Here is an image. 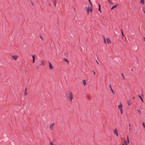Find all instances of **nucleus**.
Wrapping results in <instances>:
<instances>
[{"mask_svg": "<svg viewBox=\"0 0 145 145\" xmlns=\"http://www.w3.org/2000/svg\"><path fill=\"white\" fill-rule=\"evenodd\" d=\"M67 97L69 98L71 101L73 99V94L70 91H68L66 94Z\"/></svg>", "mask_w": 145, "mask_h": 145, "instance_id": "f257e3e1", "label": "nucleus"}, {"mask_svg": "<svg viewBox=\"0 0 145 145\" xmlns=\"http://www.w3.org/2000/svg\"><path fill=\"white\" fill-rule=\"evenodd\" d=\"M92 5L90 7H85V9L87 10V14H88V15L89 13V12H92Z\"/></svg>", "mask_w": 145, "mask_h": 145, "instance_id": "f03ea898", "label": "nucleus"}, {"mask_svg": "<svg viewBox=\"0 0 145 145\" xmlns=\"http://www.w3.org/2000/svg\"><path fill=\"white\" fill-rule=\"evenodd\" d=\"M11 57L12 58V59H14L15 60H16L18 58V56L17 55H12Z\"/></svg>", "mask_w": 145, "mask_h": 145, "instance_id": "7ed1b4c3", "label": "nucleus"}, {"mask_svg": "<svg viewBox=\"0 0 145 145\" xmlns=\"http://www.w3.org/2000/svg\"><path fill=\"white\" fill-rule=\"evenodd\" d=\"M55 123H53L51 124L50 126V129L51 130H53Z\"/></svg>", "mask_w": 145, "mask_h": 145, "instance_id": "20e7f679", "label": "nucleus"}, {"mask_svg": "<svg viewBox=\"0 0 145 145\" xmlns=\"http://www.w3.org/2000/svg\"><path fill=\"white\" fill-rule=\"evenodd\" d=\"M114 132L117 137H118L119 136L118 132L117 129L116 128L114 129Z\"/></svg>", "mask_w": 145, "mask_h": 145, "instance_id": "39448f33", "label": "nucleus"}, {"mask_svg": "<svg viewBox=\"0 0 145 145\" xmlns=\"http://www.w3.org/2000/svg\"><path fill=\"white\" fill-rule=\"evenodd\" d=\"M49 69L50 70H52L54 69V67H53L51 63L49 62Z\"/></svg>", "mask_w": 145, "mask_h": 145, "instance_id": "423d86ee", "label": "nucleus"}, {"mask_svg": "<svg viewBox=\"0 0 145 145\" xmlns=\"http://www.w3.org/2000/svg\"><path fill=\"white\" fill-rule=\"evenodd\" d=\"M123 106V105L121 103H120V105H118V108L120 110H121L122 109V107Z\"/></svg>", "mask_w": 145, "mask_h": 145, "instance_id": "0eeeda50", "label": "nucleus"}, {"mask_svg": "<svg viewBox=\"0 0 145 145\" xmlns=\"http://www.w3.org/2000/svg\"><path fill=\"white\" fill-rule=\"evenodd\" d=\"M45 62L44 61H42L41 62V63H40V65L42 66H44L45 65Z\"/></svg>", "mask_w": 145, "mask_h": 145, "instance_id": "6e6552de", "label": "nucleus"}, {"mask_svg": "<svg viewBox=\"0 0 145 145\" xmlns=\"http://www.w3.org/2000/svg\"><path fill=\"white\" fill-rule=\"evenodd\" d=\"M110 88L111 90V91L112 92V93L113 94H114L115 92H114V90L112 89V87H111V86L110 85Z\"/></svg>", "mask_w": 145, "mask_h": 145, "instance_id": "1a4fd4ad", "label": "nucleus"}, {"mask_svg": "<svg viewBox=\"0 0 145 145\" xmlns=\"http://www.w3.org/2000/svg\"><path fill=\"white\" fill-rule=\"evenodd\" d=\"M32 57H33V63H34L35 62V55H33L32 56Z\"/></svg>", "mask_w": 145, "mask_h": 145, "instance_id": "9d476101", "label": "nucleus"}, {"mask_svg": "<svg viewBox=\"0 0 145 145\" xmlns=\"http://www.w3.org/2000/svg\"><path fill=\"white\" fill-rule=\"evenodd\" d=\"M106 40L107 43L110 44L111 43L110 40L109 39H107Z\"/></svg>", "mask_w": 145, "mask_h": 145, "instance_id": "9b49d317", "label": "nucleus"}, {"mask_svg": "<svg viewBox=\"0 0 145 145\" xmlns=\"http://www.w3.org/2000/svg\"><path fill=\"white\" fill-rule=\"evenodd\" d=\"M82 82L84 84V86H85L86 84V82L85 80H83L82 81Z\"/></svg>", "mask_w": 145, "mask_h": 145, "instance_id": "f8f14e48", "label": "nucleus"}, {"mask_svg": "<svg viewBox=\"0 0 145 145\" xmlns=\"http://www.w3.org/2000/svg\"><path fill=\"white\" fill-rule=\"evenodd\" d=\"M118 5V4H117L116 5L114 6H113L112 8H111V10H113L114 8H116V7H117V5Z\"/></svg>", "mask_w": 145, "mask_h": 145, "instance_id": "ddd939ff", "label": "nucleus"}, {"mask_svg": "<svg viewBox=\"0 0 145 145\" xmlns=\"http://www.w3.org/2000/svg\"><path fill=\"white\" fill-rule=\"evenodd\" d=\"M54 5L55 6H56V0H53Z\"/></svg>", "mask_w": 145, "mask_h": 145, "instance_id": "4468645a", "label": "nucleus"}, {"mask_svg": "<svg viewBox=\"0 0 145 145\" xmlns=\"http://www.w3.org/2000/svg\"><path fill=\"white\" fill-rule=\"evenodd\" d=\"M63 61H64L67 62L68 63H69V61L66 58H65L64 59Z\"/></svg>", "mask_w": 145, "mask_h": 145, "instance_id": "2eb2a0df", "label": "nucleus"}, {"mask_svg": "<svg viewBox=\"0 0 145 145\" xmlns=\"http://www.w3.org/2000/svg\"><path fill=\"white\" fill-rule=\"evenodd\" d=\"M137 112L139 114H140L141 113V111L139 110H137Z\"/></svg>", "mask_w": 145, "mask_h": 145, "instance_id": "dca6fc26", "label": "nucleus"}, {"mask_svg": "<svg viewBox=\"0 0 145 145\" xmlns=\"http://www.w3.org/2000/svg\"><path fill=\"white\" fill-rule=\"evenodd\" d=\"M140 3H142V4H144V0H141V1H140Z\"/></svg>", "mask_w": 145, "mask_h": 145, "instance_id": "f3484780", "label": "nucleus"}, {"mask_svg": "<svg viewBox=\"0 0 145 145\" xmlns=\"http://www.w3.org/2000/svg\"><path fill=\"white\" fill-rule=\"evenodd\" d=\"M138 96L141 99V100L142 101V102H143V99H142V97H141V96L140 95H138Z\"/></svg>", "mask_w": 145, "mask_h": 145, "instance_id": "a211bd4d", "label": "nucleus"}, {"mask_svg": "<svg viewBox=\"0 0 145 145\" xmlns=\"http://www.w3.org/2000/svg\"><path fill=\"white\" fill-rule=\"evenodd\" d=\"M142 9L143 11L144 12V14H145V8L144 7H143L142 8Z\"/></svg>", "mask_w": 145, "mask_h": 145, "instance_id": "6ab92c4d", "label": "nucleus"}, {"mask_svg": "<svg viewBox=\"0 0 145 145\" xmlns=\"http://www.w3.org/2000/svg\"><path fill=\"white\" fill-rule=\"evenodd\" d=\"M124 143L125 145H127V142L126 140H125L124 141Z\"/></svg>", "mask_w": 145, "mask_h": 145, "instance_id": "aec40b11", "label": "nucleus"}, {"mask_svg": "<svg viewBox=\"0 0 145 145\" xmlns=\"http://www.w3.org/2000/svg\"><path fill=\"white\" fill-rule=\"evenodd\" d=\"M50 145H55L52 142H50Z\"/></svg>", "mask_w": 145, "mask_h": 145, "instance_id": "412c9836", "label": "nucleus"}, {"mask_svg": "<svg viewBox=\"0 0 145 145\" xmlns=\"http://www.w3.org/2000/svg\"><path fill=\"white\" fill-rule=\"evenodd\" d=\"M120 110V112H121V114H123V109H121V110Z\"/></svg>", "mask_w": 145, "mask_h": 145, "instance_id": "4be33fe9", "label": "nucleus"}, {"mask_svg": "<svg viewBox=\"0 0 145 145\" xmlns=\"http://www.w3.org/2000/svg\"><path fill=\"white\" fill-rule=\"evenodd\" d=\"M127 140L128 142V143H129V138H128V135L127 136Z\"/></svg>", "mask_w": 145, "mask_h": 145, "instance_id": "5701e85b", "label": "nucleus"}, {"mask_svg": "<svg viewBox=\"0 0 145 145\" xmlns=\"http://www.w3.org/2000/svg\"><path fill=\"white\" fill-rule=\"evenodd\" d=\"M40 39L42 40H43V37H42L41 36H40Z\"/></svg>", "mask_w": 145, "mask_h": 145, "instance_id": "b1692460", "label": "nucleus"}, {"mask_svg": "<svg viewBox=\"0 0 145 145\" xmlns=\"http://www.w3.org/2000/svg\"><path fill=\"white\" fill-rule=\"evenodd\" d=\"M107 1L109 3H111V2L109 0H108Z\"/></svg>", "mask_w": 145, "mask_h": 145, "instance_id": "393cba45", "label": "nucleus"}, {"mask_svg": "<svg viewBox=\"0 0 145 145\" xmlns=\"http://www.w3.org/2000/svg\"><path fill=\"white\" fill-rule=\"evenodd\" d=\"M89 2L90 3V4H91V5L92 6V4H91V2L90 0H89Z\"/></svg>", "mask_w": 145, "mask_h": 145, "instance_id": "a878e982", "label": "nucleus"}, {"mask_svg": "<svg viewBox=\"0 0 145 145\" xmlns=\"http://www.w3.org/2000/svg\"><path fill=\"white\" fill-rule=\"evenodd\" d=\"M121 33H122V35H123V36H124V35L123 34V32L122 30H121Z\"/></svg>", "mask_w": 145, "mask_h": 145, "instance_id": "bb28decb", "label": "nucleus"}, {"mask_svg": "<svg viewBox=\"0 0 145 145\" xmlns=\"http://www.w3.org/2000/svg\"><path fill=\"white\" fill-rule=\"evenodd\" d=\"M87 97L88 98V99H90V97L88 95V96H87Z\"/></svg>", "mask_w": 145, "mask_h": 145, "instance_id": "cd10ccee", "label": "nucleus"}, {"mask_svg": "<svg viewBox=\"0 0 145 145\" xmlns=\"http://www.w3.org/2000/svg\"><path fill=\"white\" fill-rule=\"evenodd\" d=\"M93 72L94 73V75H95L96 74V73L95 72L93 71Z\"/></svg>", "mask_w": 145, "mask_h": 145, "instance_id": "c85d7f7f", "label": "nucleus"}, {"mask_svg": "<svg viewBox=\"0 0 145 145\" xmlns=\"http://www.w3.org/2000/svg\"><path fill=\"white\" fill-rule=\"evenodd\" d=\"M128 103V105L129 106H130V103H129V101H127V102Z\"/></svg>", "mask_w": 145, "mask_h": 145, "instance_id": "c756f323", "label": "nucleus"}, {"mask_svg": "<svg viewBox=\"0 0 145 145\" xmlns=\"http://www.w3.org/2000/svg\"><path fill=\"white\" fill-rule=\"evenodd\" d=\"M143 125L144 128L145 127V125L144 123H142Z\"/></svg>", "mask_w": 145, "mask_h": 145, "instance_id": "7c9ffc66", "label": "nucleus"}, {"mask_svg": "<svg viewBox=\"0 0 145 145\" xmlns=\"http://www.w3.org/2000/svg\"><path fill=\"white\" fill-rule=\"evenodd\" d=\"M99 11L100 12H101V8H99Z\"/></svg>", "mask_w": 145, "mask_h": 145, "instance_id": "2f4dec72", "label": "nucleus"}, {"mask_svg": "<svg viewBox=\"0 0 145 145\" xmlns=\"http://www.w3.org/2000/svg\"><path fill=\"white\" fill-rule=\"evenodd\" d=\"M122 76H123V79H125V78H124V76H123V74H122Z\"/></svg>", "mask_w": 145, "mask_h": 145, "instance_id": "473e14b6", "label": "nucleus"}, {"mask_svg": "<svg viewBox=\"0 0 145 145\" xmlns=\"http://www.w3.org/2000/svg\"><path fill=\"white\" fill-rule=\"evenodd\" d=\"M99 8H101V5H100L99 4Z\"/></svg>", "mask_w": 145, "mask_h": 145, "instance_id": "72a5a7b5", "label": "nucleus"}, {"mask_svg": "<svg viewBox=\"0 0 145 145\" xmlns=\"http://www.w3.org/2000/svg\"><path fill=\"white\" fill-rule=\"evenodd\" d=\"M104 42L105 43H106V41H105V38H104Z\"/></svg>", "mask_w": 145, "mask_h": 145, "instance_id": "f704fd0d", "label": "nucleus"}, {"mask_svg": "<svg viewBox=\"0 0 145 145\" xmlns=\"http://www.w3.org/2000/svg\"><path fill=\"white\" fill-rule=\"evenodd\" d=\"M144 41L145 42V37L144 38Z\"/></svg>", "mask_w": 145, "mask_h": 145, "instance_id": "c9c22d12", "label": "nucleus"}, {"mask_svg": "<svg viewBox=\"0 0 145 145\" xmlns=\"http://www.w3.org/2000/svg\"><path fill=\"white\" fill-rule=\"evenodd\" d=\"M27 94V93L26 92H25V95H26Z\"/></svg>", "mask_w": 145, "mask_h": 145, "instance_id": "e433bc0d", "label": "nucleus"}, {"mask_svg": "<svg viewBox=\"0 0 145 145\" xmlns=\"http://www.w3.org/2000/svg\"><path fill=\"white\" fill-rule=\"evenodd\" d=\"M49 6H51V4L50 3H49Z\"/></svg>", "mask_w": 145, "mask_h": 145, "instance_id": "4c0bfd02", "label": "nucleus"}, {"mask_svg": "<svg viewBox=\"0 0 145 145\" xmlns=\"http://www.w3.org/2000/svg\"><path fill=\"white\" fill-rule=\"evenodd\" d=\"M96 62H97V64H99V63L98 62L97 60H96Z\"/></svg>", "mask_w": 145, "mask_h": 145, "instance_id": "58836bf2", "label": "nucleus"}, {"mask_svg": "<svg viewBox=\"0 0 145 145\" xmlns=\"http://www.w3.org/2000/svg\"><path fill=\"white\" fill-rule=\"evenodd\" d=\"M131 70L132 71H133V69H131Z\"/></svg>", "mask_w": 145, "mask_h": 145, "instance_id": "ea45409f", "label": "nucleus"}, {"mask_svg": "<svg viewBox=\"0 0 145 145\" xmlns=\"http://www.w3.org/2000/svg\"><path fill=\"white\" fill-rule=\"evenodd\" d=\"M129 127L131 126V125H130V124H129Z\"/></svg>", "mask_w": 145, "mask_h": 145, "instance_id": "a19ab883", "label": "nucleus"}, {"mask_svg": "<svg viewBox=\"0 0 145 145\" xmlns=\"http://www.w3.org/2000/svg\"><path fill=\"white\" fill-rule=\"evenodd\" d=\"M133 99H135V98L134 97H133Z\"/></svg>", "mask_w": 145, "mask_h": 145, "instance_id": "79ce46f5", "label": "nucleus"}, {"mask_svg": "<svg viewBox=\"0 0 145 145\" xmlns=\"http://www.w3.org/2000/svg\"><path fill=\"white\" fill-rule=\"evenodd\" d=\"M31 3H32V4L33 5V3H32V2H31Z\"/></svg>", "mask_w": 145, "mask_h": 145, "instance_id": "37998d69", "label": "nucleus"}, {"mask_svg": "<svg viewBox=\"0 0 145 145\" xmlns=\"http://www.w3.org/2000/svg\"><path fill=\"white\" fill-rule=\"evenodd\" d=\"M74 10H75V11H76V10L75 8H74Z\"/></svg>", "mask_w": 145, "mask_h": 145, "instance_id": "c03bdc74", "label": "nucleus"}, {"mask_svg": "<svg viewBox=\"0 0 145 145\" xmlns=\"http://www.w3.org/2000/svg\"><path fill=\"white\" fill-rule=\"evenodd\" d=\"M122 145H124V144H122Z\"/></svg>", "mask_w": 145, "mask_h": 145, "instance_id": "a18cd8bd", "label": "nucleus"}]
</instances>
